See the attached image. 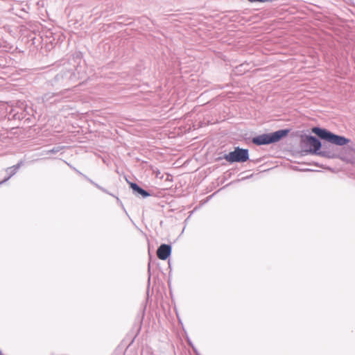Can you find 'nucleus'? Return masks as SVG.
Wrapping results in <instances>:
<instances>
[{
  "mask_svg": "<svg viewBox=\"0 0 355 355\" xmlns=\"http://www.w3.org/2000/svg\"><path fill=\"white\" fill-rule=\"evenodd\" d=\"M224 158L229 162H244L248 159V150L236 148L235 150L225 155Z\"/></svg>",
  "mask_w": 355,
  "mask_h": 355,
  "instance_id": "nucleus-3",
  "label": "nucleus"
},
{
  "mask_svg": "<svg viewBox=\"0 0 355 355\" xmlns=\"http://www.w3.org/2000/svg\"><path fill=\"white\" fill-rule=\"evenodd\" d=\"M312 132L318 135L322 139H324L331 144L336 146H343L349 143L350 140L343 136L335 135L326 129L320 128H313Z\"/></svg>",
  "mask_w": 355,
  "mask_h": 355,
  "instance_id": "nucleus-1",
  "label": "nucleus"
},
{
  "mask_svg": "<svg viewBox=\"0 0 355 355\" xmlns=\"http://www.w3.org/2000/svg\"><path fill=\"white\" fill-rule=\"evenodd\" d=\"M20 164H17L15 166H13L12 167H9L6 169V173L9 175V176L6 178L3 181L1 182L0 184L7 181L11 176L15 175L16 172L17 171L18 168H19Z\"/></svg>",
  "mask_w": 355,
  "mask_h": 355,
  "instance_id": "nucleus-7",
  "label": "nucleus"
},
{
  "mask_svg": "<svg viewBox=\"0 0 355 355\" xmlns=\"http://www.w3.org/2000/svg\"><path fill=\"white\" fill-rule=\"evenodd\" d=\"M131 188L135 192L138 193L139 194L141 195L144 198L147 197L149 196V193H147L145 190L140 188L137 184L132 183L130 184Z\"/></svg>",
  "mask_w": 355,
  "mask_h": 355,
  "instance_id": "nucleus-6",
  "label": "nucleus"
},
{
  "mask_svg": "<svg viewBox=\"0 0 355 355\" xmlns=\"http://www.w3.org/2000/svg\"><path fill=\"white\" fill-rule=\"evenodd\" d=\"M303 142L306 147L309 148V152L320 155H324V152L319 151L321 148V142L315 137L306 136Z\"/></svg>",
  "mask_w": 355,
  "mask_h": 355,
  "instance_id": "nucleus-4",
  "label": "nucleus"
},
{
  "mask_svg": "<svg viewBox=\"0 0 355 355\" xmlns=\"http://www.w3.org/2000/svg\"><path fill=\"white\" fill-rule=\"evenodd\" d=\"M288 130H281L271 134H263L252 139L254 144L257 145H265L278 141L286 136Z\"/></svg>",
  "mask_w": 355,
  "mask_h": 355,
  "instance_id": "nucleus-2",
  "label": "nucleus"
},
{
  "mask_svg": "<svg viewBox=\"0 0 355 355\" xmlns=\"http://www.w3.org/2000/svg\"><path fill=\"white\" fill-rule=\"evenodd\" d=\"M171 248L168 245H161L157 251V254L159 259L166 260L171 254Z\"/></svg>",
  "mask_w": 355,
  "mask_h": 355,
  "instance_id": "nucleus-5",
  "label": "nucleus"
},
{
  "mask_svg": "<svg viewBox=\"0 0 355 355\" xmlns=\"http://www.w3.org/2000/svg\"><path fill=\"white\" fill-rule=\"evenodd\" d=\"M343 159L347 162L355 165V149H352Z\"/></svg>",
  "mask_w": 355,
  "mask_h": 355,
  "instance_id": "nucleus-8",
  "label": "nucleus"
}]
</instances>
